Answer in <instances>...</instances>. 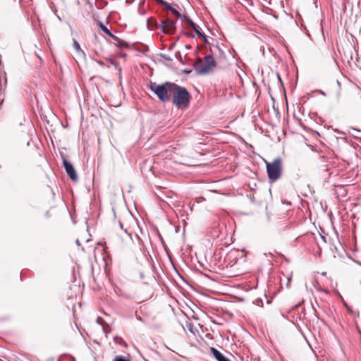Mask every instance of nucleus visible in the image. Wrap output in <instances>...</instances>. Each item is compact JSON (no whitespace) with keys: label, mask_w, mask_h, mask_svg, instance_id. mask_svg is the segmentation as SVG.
<instances>
[{"label":"nucleus","mask_w":361,"mask_h":361,"mask_svg":"<svg viewBox=\"0 0 361 361\" xmlns=\"http://www.w3.org/2000/svg\"><path fill=\"white\" fill-rule=\"evenodd\" d=\"M171 101L178 109H185L190 104V93L185 87L177 85Z\"/></svg>","instance_id":"1"},{"label":"nucleus","mask_w":361,"mask_h":361,"mask_svg":"<svg viewBox=\"0 0 361 361\" xmlns=\"http://www.w3.org/2000/svg\"><path fill=\"white\" fill-rule=\"evenodd\" d=\"M216 66V62L212 54H207L203 59H198L194 63V68L198 74H207Z\"/></svg>","instance_id":"2"},{"label":"nucleus","mask_w":361,"mask_h":361,"mask_svg":"<svg viewBox=\"0 0 361 361\" xmlns=\"http://www.w3.org/2000/svg\"><path fill=\"white\" fill-rule=\"evenodd\" d=\"M267 171L270 182L279 180L282 174V161L278 157L271 162L266 161Z\"/></svg>","instance_id":"3"},{"label":"nucleus","mask_w":361,"mask_h":361,"mask_svg":"<svg viewBox=\"0 0 361 361\" xmlns=\"http://www.w3.org/2000/svg\"><path fill=\"white\" fill-rule=\"evenodd\" d=\"M149 89L157 95L161 102L167 103L170 102V97L166 95L165 82L159 85L154 82H150Z\"/></svg>","instance_id":"4"},{"label":"nucleus","mask_w":361,"mask_h":361,"mask_svg":"<svg viewBox=\"0 0 361 361\" xmlns=\"http://www.w3.org/2000/svg\"><path fill=\"white\" fill-rule=\"evenodd\" d=\"M164 33L172 34L176 30V23L170 18L161 20L160 28Z\"/></svg>","instance_id":"5"},{"label":"nucleus","mask_w":361,"mask_h":361,"mask_svg":"<svg viewBox=\"0 0 361 361\" xmlns=\"http://www.w3.org/2000/svg\"><path fill=\"white\" fill-rule=\"evenodd\" d=\"M63 164L65 169V171L67 173V175L70 177V178L73 181H77L78 180V176L75 172V170L73 166V164L66 160V159H63Z\"/></svg>","instance_id":"6"},{"label":"nucleus","mask_w":361,"mask_h":361,"mask_svg":"<svg viewBox=\"0 0 361 361\" xmlns=\"http://www.w3.org/2000/svg\"><path fill=\"white\" fill-rule=\"evenodd\" d=\"M176 86L177 84L174 82H165L166 95H168L170 97V100L172 99Z\"/></svg>","instance_id":"7"},{"label":"nucleus","mask_w":361,"mask_h":361,"mask_svg":"<svg viewBox=\"0 0 361 361\" xmlns=\"http://www.w3.org/2000/svg\"><path fill=\"white\" fill-rule=\"evenodd\" d=\"M211 352L217 361H231L214 348H211Z\"/></svg>","instance_id":"8"},{"label":"nucleus","mask_w":361,"mask_h":361,"mask_svg":"<svg viewBox=\"0 0 361 361\" xmlns=\"http://www.w3.org/2000/svg\"><path fill=\"white\" fill-rule=\"evenodd\" d=\"M73 47L75 49V51L78 52V54L82 58L85 59V52L80 49V44L78 42L74 40L73 42Z\"/></svg>","instance_id":"9"},{"label":"nucleus","mask_w":361,"mask_h":361,"mask_svg":"<svg viewBox=\"0 0 361 361\" xmlns=\"http://www.w3.org/2000/svg\"><path fill=\"white\" fill-rule=\"evenodd\" d=\"M192 29L199 37H200L204 42H207L206 36L201 32V29L197 25H196Z\"/></svg>","instance_id":"10"},{"label":"nucleus","mask_w":361,"mask_h":361,"mask_svg":"<svg viewBox=\"0 0 361 361\" xmlns=\"http://www.w3.org/2000/svg\"><path fill=\"white\" fill-rule=\"evenodd\" d=\"M154 1L157 4L162 5L164 7V8L167 9L169 11H171V9L173 8V7L171 6V4L164 0H154Z\"/></svg>","instance_id":"11"},{"label":"nucleus","mask_w":361,"mask_h":361,"mask_svg":"<svg viewBox=\"0 0 361 361\" xmlns=\"http://www.w3.org/2000/svg\"><path fill=\"white\" fill-rule=\"evenodd\" d=\"M147 24L150 26H153L156 28H160V23H158L157 20L154 18H148Z\"/></svg>","instance_id":"12"},{"label":"nucleus","mask_w":361,"mask_h":361,"mask_svg":"<svg viewBox=\"0 0 361 361\" xmlns=\"http://www.w3.org/2000/svg\"><path fill=\"white\" fill-rule=\"evenodd\" d=\"M183 19L186 21V23L193 28L195 27L196 24L187 16H183Z\"/></svg>","instance_id":"13"},{"label":"nucleus","mask_w":361,"mask_h":361,"mask_svg":"<svg viewBox=\"0 0 361 361\" xmlns=\"http://www.w3.org/2000/svg\"><path fill=\"white\" fill-rule=\"evenodd\" d=\"M171 12L178 18H183V16L174 8L171 9Z\"/></svg>","instance_id":"14"},{"label":"nucleus","mask_w":361,"mask_h":361,"mask_svg":"<svg viewBox=\"0 0 361 361\" xmlns=\"http://www.w3.org/2000/svg\"><path fill=\"white\" fill-rule=\"evenodd\" d=\"M99 27L106 35H110V30L102 23H99Z\"/></svg>","instance_id":"15"},{"label":"nucleus","mask_w":361,"mask_h":361,"mask_svg":"<svg viewBox=\"0 0 361 361\" xmlns=\"http://www.w3.org/2000/svg\"><path fill=\"white\" fill-rule=\"evenodd\" d=\"M115 42H116V45L118 47H128V44L126 42L121 39L120 38H119V40H117Z\"/></svg>","instance_id":"16"},{"label":"nucleus","mask_w":361,"mask_h":361,"mask_svg":"<svg viewBox=\"0 0 361 361\" xmlns=\"http://www.w3.org/2000/svg\"><path fill=\"white\" fill-rule=\"evenodd\" d=\"M109 63L111 65L115 66V68L118 69L120 73H121V68L118 66V63L115 61L110 59Z\"/></svg>","instance_id":"17"},{"label":"nucleus","mask_w":361,"mask_h":361,"mask_svg":"<svg viewBox=\"0 0 361 361\" xmlns=\"http://www.w3.org/2000/svg\"><path fill=\"white\" fill-rule=\"evenodd\" d=\"M114 361H130L128 359L123 356H117Z\"/></svg>","instance_id":"18"},{"label":"nucleus","mask_w":361,"mask_h":361,"mask_svg":"<svg viewBox=\"0 0 361 361\" xmlns=\"http://www.w3.org/2000/svg\"><path fill=\"white\" fill-rule=\"evenodd\" d=\"M160 56H161V58H163L164 59H165L166 61H170L172 60V59L169 56H168L166 54H160Z\"/></svg>","instance_id":"19"},{"label":"nucleus","mask_w":361,"mask_h":361,"mask_svg":"<svg viewBox=\"0 0 361 361\" xmlns=\"http://www.w3.org/2000/svg\"><path fill=\"white\" fill-rule=\"evenodd\" d=\"M109 37H111L114 41H117V40H119V38L114 35V34H112L111 32H110V35H108Z\"/></svg>","instance_id":"20"},{"label":"nucleus","mask_w":361,"mask_h":361,"mask_svg":"<svg viewBox=\"0 0 361 361\" xmlns=\"http://www.w3.org/2000/svg\"><path fill=\"white\" fill-rule=\"evenodd\" d=\"M317 92H319V94H321L322 95H324V96L326 95V94L322 90H317Z\"/></svg>","instance_id":"21"},{"label":"nucleus","mask_w":361,"mask_h":361,"mask_svg":"<svg viewBox=\"0 0 361 361\" xmlns=\"http://www.w3.org/2000/svg\"><path fill=\"white\" fill-rule=\"evenodd\" d=\"M136 319H137V320H139V321L142 322V317H141L140 316L136 315Z\"/></svg>","instance_id":"22"},{"label":"nucleus","mask_w":361,"mask_h":361,"mask_svg":"<svg viewBox=\"0 0 361 361\" xmlns=\"http://www.w3.org/2000/svg\"><path fill=\"white\" fill-rule=\"evenodd\" d=\"M352 130H353V131H355V132H357V133H360V132L359 130H357V129H356V128H352Z\"/></svg>","instance_id":"23"},{"label":"nucleus","mask_w":361,"mask_h":361,"mask_svg":"<svg viewBox=\"0 0 361 361\" xmlns=\"http://www.w3.org/2000/svg\"><path fill=\"white\" fill-rule=\"evenodd\" d=\"M97 62L99 65H101V66H103V65H104V63H103V62H102V61H97Z\"/></svg>","instance_id":"24"},{"label":"nucleus","mask_w":361,"mask_h":361,"mask_svg":"<svg viewBox=\"0 0 361 361\" xmlns=\"http://www.w3.org/2000/svg\"><path fill=\"white\" fill-rule=\"evenodd\" d=\"M76 243H77L78 245H80V243H79L78 240H76Z\"/></svg>","instance_id":"25"},{"label":"nucleus","mask_w":361,"mask_h":361,"mask_svg":"<svg viewBox=\"0 0 361 361\" xmlns=\"http://www.w3.org/2000/svg\"><path fill=\"white\" fill-rule=\"evenodd\" d=\"M353 135H354V137H358L357 134H353Z\"/></svg>","instance_id":"26"},{"label":"nucleus","mask_w":361,"mask_h":361,"mask_svg":"<svg viewBox=\"0 0 361 361\" xmlns=\"http://www.w3.org/2000/svg\"><path fill=\"white\" fill-rule=\"evenodd\" d=\"M360 283H361V280H360Z\"/></svg>","instance_id":"27"}]
</instances>
